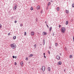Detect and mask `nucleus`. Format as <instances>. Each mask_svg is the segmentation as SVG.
<instances>
[{
    "mask_svg": "<svg viewBox=\"0 0 74 74\" xmlns=\"http://www.w3.org/2000/svg\"><path fill=\"white\" fill-rule=\"evenodd\" d=\"M14 58H15V59H16V56H15V57H14Z\"/></svg>",
    "mask_w": 74,
    "mask_h": 74,
    "instance_id": "nucleus-42",
    "label": "nucleus"
},
{
    "mask_svg": "<svg viewBox=\"0 0 74 74\" xmlns=\"http://www.w3.org/2000/svg\"><path fill=\"white\" fill-rule=\"evenodd\" d=\"M37 10H40V6L38 5L37 7Z\"/></svg>",
    "mask_w": 74,
    "mask_h": 74,
    "instance_id": "nucleus-8",
    "label": "nucleus"
},
{
    "mask_svg": "<svg viewBox=\"0 0 74 74\" xmlns=\"http://www.w3.org/2000/svg\"><path fill=\"white\" fill-rule=\"evenodd\" d=\"M11 47L12 49H14V48H16V45H15L14 43L11 44Z\"/></svg>",
    "mask_w": 74,
    "mask_h": 74,
    "instance_id": "nucleus-2",
    "label": "nucleus"
},
{
    "mask_svg": "<svg viewBox=\"0 0 74 74\" xmlns=\"http://www.w3.org/2000/svg\"><path fill=\"white\" fill-rule=\"evenodd\" d=\"M33 10V8L32 7L31 8V10Z\"/></svg>",
    "mask_w": 74,
    "mask_h": 74,
    "instance_id": "nucleus-24",
    "label": "nucleus"
},
{
    "mask_svg": "<svg viewBox=\"0 0 74 74\" xmlns=\"http://www.w3.org/2000/svg\"><path fill=\"white\" fill-rule=\"evenodd\" d=\"M31 36H34V32H31Z\"/></svg>",
    "mask_w": 74,
    "mask_h": 74,
    "instance_id": "nucleus-4",
    "label": "nucleus"
},
{
    "mask_svg": "<svg viewBox=\"0 0 74 74\" xmlns=\"http://www.w3.org/2000/svg\"><path fill=\"white\" fill-rule=\"evenodd\" d=\"M48 70L49 71H51V69H50V68L49 67H48Z\"/></svg>",
    "mask_w": 74,
    "mask_h": 74,
    "instance_id": "nucleus-12",
    "label": "nucleus"
},
{
    "mask_svg": "<svg viewBox=\"0 0 74 74\" xmlns=\"http://www.w3.org/2000/svg\"><path fill=\"white\" fill-rule=\"evenodd\" d=\"M72 57H73L72 55H70V57H69L70 58H72Z\"/></svg>",
    "mask_w": 74,
    "mask_h": 74,
    "instance_id": "nucleus-22",
    "label": "nucleus"
},
{
    "mask_svg": "<svg viewBox=\"0 0 74 74\" xmlns=\"http://www.w3.org/2000/svg\"><path fill=\"white\" fill-rule=\"evenodd\" d=\"M52 27H50L49 28L50 32H51V30H52Z\"/></svg>",
    "mask_w": 74,
    "mask_h": 74,
    "instance_id": "nucleus-15",
    "label": "nucleus"
},
{
    "mask_svg": "<svg viewBox=\"0 0 74 74\" xmlns=\"http://www.w3.org/2000/svg\"><path fill=\"white\" fill-rule=\"evenodd\" d=\"M24 34L25 36H26V32H25L24 33Z\"/></svg>",
    "mask_w": 74,
    "mask_h": 74,
    "instance_id": "nucleus-27",
    "label": "nucleus"
},
{
    "mask_svg": "<svg viewBox=\"0 0 74 74\" xmlns=\"http://www.w3.org/2000/svg\"><path fill=\"white\" fill-rule=\"evenodd\" d=\"M45 23H47V21H45Z\"/></svg>",
    "mask_w": 74,
    "mask_h": 74,
    "instance_id": "nucleus-46",
    "label": "nucleus"
},
{
    "mask_svg": "<svg viewBox=\"0 0 74 74\" xmlns=\"http://www.w3.org/2000/svg\"><path fill=\"white\" fill-rule=\"evenodd\" d=\"M59 28H60V27H61V25H59Z\"/></svg>",
    "mask_w": 74,
    "mask_h": 74,
    "instance_id": "nucleus-26",
    "label": "nucleus"
},
{
    "mask_svg": "<svg viewBox=\"0 0 74 74\" xmlns=\"http://www.w3.org/2000/svg\"><path fill=\"white\" fill-rule=\"evenodd\" d=\"M54 33L53 32V36H54V35H55V34H54Z\"/></svg>",
    "mask_w": 74,
    "mask_h": 74,
    "instance_id": "nucleus-28",
    "label": "nucleus"
},
{
    "mask_svg": "<svg viewBox=\"0 0 74 74\" xmlns=\"http://www.w3.org/2000/svg\"><path fill=\"white\" fill-rule=\"evenodd\" d=\"M2 27V25H1V24H0V29H1Z\"/></svg>",
    "mask_w": 74,
    "mask_h": 74,
    "instance_id": "nucleus-21",
    "label": "nucleus"
},
{
    "mask_svg": "<svg viewBox=\"0 0 74 74\" xmlns=\"http://www.w3.org/2000/svg\"><path fill=\"white\" fill-rule=\"evenodd\" d=\"M50 4H51V2H49L47 4L48 6H49Z\"/></svg>",
    "mask_w": 74,
    "mask_h": 74,
    "instance_id": "nucleus-14",
    "label": "nucleus"
},
{
    "mask_svg": "<svg viewBox=\"0 0 74 74\" xmlns=\"http://www.w3.org/2000/svg\"><path fill=\"white\" fill-rule=\"evenodd\" d=\"M66 13H67V14H68L69 13V11L67 10H66Z\"/></svg>",
    "mask_w": 74,
    "mask_h": 74,
    "instance_id": "nucleus-17",
    "label": "nucleus"
},
{
    "mask_svg": "<svg viewBox=\"0 0 74 74\" xmlns=\"http://www.w3.org/2000/svg\"><path fill=\"white\" fill-rule=\"evenodd\" d=\"M48 53L49 54V55H50V51H48Z\"/></svg>",
    "mask_w": 74,
    "mask_h": 74,
    "instance_id": "nucleus-29",
    "label": "nucleus"
},
{
    "mask_svg": "<svg viewBox=\"0 0 74 74\" xmlns=\"http://www.w3.org/2000/svg\"><path fill=\"white\" fill-rule=\"evenodd\" d=\"M65 49L66 51H67V48H66L65 47Z\"/></svg>",
    "mask_w": 74,
    "mask_h": 74,
    "instance_id": "nucleus-40",
    "label": "nucleus"
},
{
    "mask_svg": "<svg viewBox=\"0 0 74 74\" xmlns=\"http://www.w3.org/2000/svg\"><path fill=\"white\" fill-rule=\"evenodd\" d=\"M37 18H36V22H37Z\"/></svg>",
    "mask_w": 74,
    "mask_h": 74,
    "instance_id": "nucleus-39",
    "label": "nucleus"
},
{
    "mask_svg": "<svg viewBox=\"0 0 74 74\" xmlns=\"http://www.w3.org/2000/svg\"><path fill=\"white\" fill-rule=\"evenodd\" d=\"M72 7H73V8H74V4L73 3L72 5Z\"/></svg>",
    "mask_w": 74,
    "mask_h": 74,
    "instance_id": "nucleus-23",
    "label": "nucleus"
},
{
    "mask_svg": "<svg viewBox=\"0 0 74 74\" xmlns=\"http://www.w3.org/2000/svg\"><path fill=\"white\" fill-rule=\"evenodd\" d=\"M47 33L46 32H43L42 33L43 36H44V35H47Z\"/></svg>",
    "mask_w": 74,
    "mask_h": 74,
    "instance_id": "nucleus-6",
    "label": "nucleus"
},
{
    "mask_svg": "<svg viewBox=\"0 0 74 74\" xmlns=\"http://www.w3.org/2000/svg\"><path fill=\"white\" fill-rule=\"evenodd\" d=\"M73 41L74 42V37L73 36Z\"/></svg>",
    "mask_w": 74,
    "mask_h": 74,
    "instance_id": "nucleus-37",
    "label": "nucleus"
},
{
    "mask_svg": "<svg viewBox=\"0 0 74 74\" xmlns=\"http://www.w3.org/2000/svg\"><path fill=\"white\" fill-rule=\"evenodd\" d=\"M42 71L44 72V71L45 70V67L44 66H43L42 67Z\"/></svg>",
    "mask_w": 74,
    "mask_h": 74,
    "instance_id": "nucleus-3",
    "label": "nucleus"
},
{
    "mask_svg": "<svg viewBox=\"0 0 74 74\" xmlns=\"http://www.w3.org/2000/svg\"><path fill=\"white\" fill-rule=\"evenodd\" d=\"M46 25H47V28H49V26H48V25L47 24H46Z\"/></svg>",
    "mask_w": 74,
    "mask_h": 74,
    "instance_id": "nucleus-30",
    "label": "nucleus"
},
{
    "mask_svg": "<svg viewBox=\"0 0 74 74\" xmlns=\"http://www.w3.org/2000/svg\"><path fill=\"white\" fill-rule=\"evenodd\" d=\"M60 56H56V58L58 60H60Z\"/></svg>",
    "mask_w": 74,
    "mask_h": 74,
    "instance_id": "nucleus-5",
    "label": "nucleus"
},
{
    "mask_svg": "<svg viewBox=\"0 0 74 74\" xmlns=\"http://www.w3.org/2000/svg\"><path fill=\"white\" fill-rule=\"evenodd\" d=\"M62 55V54L60 53V55Z\"/></svg>",
    "mask_w": 74,
    "mask_h": 74,
    "instance_id": "nucleus-49",
    "label": "nucleus"
},
{
    "mask_svg": "<svg viewBox=\"0 0 74 74\" xmlns=\"http://www.w3.org/2000/svg\"><path fill=\"white\" fill-rule=\"evenodd\" d=\"M42 12V11H41V12Z\"/></svg>",
    "mask_w": 74,
    "mask_h": 74,
    "instance_id": "nucleus-51",
    "label": "nucleus"
},
{
    "mask_svg": "<svg viewBox=\"0 0 74 74\" xmlns=\"http://www.w3.org/2000/svg\"><path fill=\"white\" fill-rule=\"evenodd\" d=\"M25 60H28V58H27L25 59Z\"/></svg>",
    "mask_w": 74,
    "mask_h": 74,
    "instance_id": "nucleus-31",
    "label": "nucleus"
},
{
    "mask_svg": "<svg viewBox=\"0 0 74 74\" xmlns=\"http://www.w3.org/2000/svg\"><path fill=\"white\" fill-rule=\"evenodd\" d=\"M56 10H57V11H59V10H60L59 7H58L57 8Z\"/></svg>",
    "mask_w": 74,
    "mask_h": 74,
    "instance_id": "nucleus-9",
    "label": "nucleus"
},
{
    "mask_svg": "<svg viewBox=\"0 0 74 74\" xmlns=\"http://www.w3.org/2000/svg\"><path fill=\"white\" fill-rule=\"evenodd\" d=\"M44 57L45 58H45H46V56H44Z\"/></svg>",
    "mask_w": 74,
    "mask_h": 74,
    "instance_id": "nucleus-35",
    "label": "nucleus"
},
{
    "mask_svg": "<svg viewBox=\"0 0 74 74\" xmlns=\"http://www.w3.org/2000/svg\"><path fill=\"white\" fill-rule=\"evenodd\" d=\"M13 39H14V40H15V39H16V36H14L13 37Z\"/></svg>",
    "mask_w": 74,
    "mask_h": 74,
    "instance_id": "nucleus-18",
    "label": "nucleus"
},
{
    "mask_svg": "<svg viewBox=\"0 0 74 74\" xmlns=\"http://www.w3.org/2000/svg\"><path fill=\"white\" fill-rule=\"evenodd\" d=\"M44 56H45V53H43Z\"/></svg>",
    "mask_w": 74,
    "mask_h": 74,
    "instance_id": "nucleus-44",
    "label": "nucleus"
},
{
    "mask_svg": "<svg viewBox=\"0 0 74 74\" xmlns=\"http://www.w3.org/2000/svg\"><path fill=\"white\" fill-rule=\"evenodd\" d=\"M46 8H47V9H48V7H47Z\"/></svg>",
    "mask_w": 74,
    "mask_h": 74,
    "instance_id": "nucleus-47",
    "label": "nucleus"
},
{
    "mask_svg": "<svg viewBox=\"0 0 74 74\" xmlns=\"http://www.w3.org/2000/svg\"><path fill=\"white\" fill-rule=\"evenodd\" d=\"M59 64L60 65H61V64H62V62H61L60 61L59 62Z\"/></svg>",
    "mask_w": 74,
    "mask_h": 74,
    "instance_id": "nucleus-16",
    "label": "nucleus"
},
{
    "mask_svg": "<svg viewBox=\"0 0 74 74\" xmlns=\"http://www.w3.org/2000/svg\"><path fill=\"white\" fill-rule=\"evenodd\" d=\"M49 49H51V46H49Z\"/></svg>",
    "mask_w": 74,
    "mask_h": 74,
    "instance_id": "nucleus-38",
    "label": "nucleus"
},
{
    "mask_svg": "<svg viewBox=\"0 0 74 74\" xmlns=\"http://www.w3.org/2000/svg\"><path fill=\"white\" fill-rule=\"evenodd\" d=\"M20 64H21V66H23V62H20Z\"/></svg>",
    "mask_w": 74,
    "mask_h": 74,
    "instance_id": "nucleus-11",
    "label": "nucleus"
},
{
    "mask_svg": "<svg viewBox=\"0 0 74 74\" xmlns=\"http://www.w3.org/2000/svg\"><path fill=\"white\" fill-rule=\"evenodd\" d=\"M66 25H68V21H66Z\"/></svg>",
    "mask_w": 74,
    "mask_h": 74,
    "instance_id": "nucleus-20",
    "label": "nucleus"
},
{
    "mask_svg": "<svg viewBox=\"0 0 74 74\" xmlns=\"http://www.w3.org/2000/svg\"><path fill=\"white\" fill-rule=\"evenodd\" d=\"M13 58H15V56H12Z\"/></svg>",
    "mask_w": 74,
    "mask_h": 74,
    "instance_id": "nucleus-34",
    "label": "nucleus"
},
{
    "mask_svg": "<svg viewBox=\"0 0 74 74\" xmlns=\"http://www.w3.org/2000/svg\"><path fill=\"white\" fill-rule=\"evenodd\" d=\"M73 21V20L72 19H71V22H72Z\"/></svg>",
    "mask_w": 74,
    "mask_h": 74,
    "instance_id": "nucleus-43",
    "label": "nucleus"
},
{
    "mask_svg": "<svg viewBox=\"0 0 74 74\" xmlns=\"http://www.w3.org/2000/svg\"><path fill=\"white\" fill-rule=\"evenodd\" d=\"M8 36H10V33H9L8 34Z\"/></svg>",
    "mask_w": 74,
    "mask_h": 74,
    "instance_id": "nucleus-36",
    "label": "nucleus"
},
{
    "mask_svg": "<svg viewBox=\"0 0 74 74\" xmlns=\"http://www.w3.org/2000/svg\"><path fill=\"white\" fill-rule=\"evenodd\" d=\"M16 8H17V7H16V5L14 7L13 10H15L16 9Z\"/></svg>",
    "mask_w": 74,
    "mask_h": 74,
    "instance_id": "nucleus-7",
    "label": "nucleus"
},
{
    "mask_svg": "<svg viewBox=\"0 0 74 74\" xmlns=\"http://www.w3.org/2000/svg\"><path fill=\"white\" fill-rule=\"evenodd\" d=\"M12 18H13V17H12Z\"/></svg>",
    "mask_w": 74,
    "mask_h": 74,
    "instance_id": "nucleus-48",
    "label": "nucleus"
},
{
    "mask_svg": "<svg viewBox=\"0 0 74 74\" xmlns=\"http://www.w3.org/2000/svg\"><path fill=\"white\" fill-rule=\"evenodd\" d=\"M37 46V45H36V44H35L34 45V47L35 48H36V46Z\"/></svg>",
    "mask_w": 74,
    "mask_h": 74,
    "instance_id": "nucleus-25",
    "label": "nucleus"
},
{
    "mask_svg": "<svg viewBox=\"0 0 74 74\" xmlns=\"http://www.w3.org/2000/svg\"><path fill=\"white\" fill-rule=\"evenodd\" d=\"M55 46H56V47H57V46H58V43H56L55 44Z\"/></svg>",
    "mask_w": 74,
    "mask_h": 74,
    "instance_id": "nucleus-19",
    "label": "nucleus"
},
{
    "mask_svg": "<svg viewBox=\"0 0 74 74\" xmlns=\"http://www.w3.org/2000/svg\"><path fill=\"white\" fill-rule=\"evenodd\" d=\"M43 45H45V39H43Z\"/></svg>",
    "mask_w": 74,
    "mask_h": 74,
    "instance_id": "nucleus-10",
    "label": "nucleus"
},
{
    "mask_svg": "<svg viewBox=\"0 0 74 74\" xmlns=\"http://www.w3.org/2000/svg\"><path fill=\"white\" fill-rule=\"evenodd\" d=\"M33 55L32 54H31L29 56V58H30V57H32V56H33Z\"/></svg>",
    "mask_w": 74,
    "mask_h": 74,
    "instance_id": "nucleus-13",
    "label": "nucleus"
},
{
    "mask_svg": "<svg viewBox=\"0 0 74 74\" xmlns=\"http://www.w3.org/2000/svg\"><path fill=\"white\" fill-rule=\"evenodd\" d=\"M42 69L41 68L40 70H42Z\"/></svg>",
    "mask_w": 74,
    "mask_h": 74,
    "instance_id": "nucleus-50",
    "label": "nucleus"
},
{
    "mask_svg": "<svg viewBox=\"0 0 74 74\" xmlns=\"http://www.w3.org/2000/svg\"><path fill=\"white\" fill-rule=\"evenodd\" d=\"M16 22H17L16 21H14V23H16Z\"/></svg>",
    "mask_w": 74,
    "mask_h": 74,
    "instance_id": "nucleus-33",
    "label": "nucleus"
},
{
    "mask_svg": "<svg viewBox=\"0 0 74 74\" xmlns=\"http://www.w3.org/2000/svg\"><path fill=\"white\" fill-rule=\"evenodd\" d=\"M61 30L62 33H64L66 30V28L64 27H62L61 29Z\"/></svg>",
    "mask_w": 74,
    "mask_h": 74,
    "instance_id": "nucleus-1",
    "label": "nucleus"
},
{
    "mask_svg": "<svg viewBox=\"0 0 74 74\" xmlns=\"http://www.w3.org/2000/svg\"><path fill=\"white\" fill-rule=\"evenodd\" d=\"M20 26H21V27H22V25L21 24V25H20Z\"/></svg>",
    "mask_w": 74,
    "mask_h": 74,
    "instance_id": "nucleus-41",
    "label": "nucleus"
},
{
    "mask_svg": "<svg viewBox=\"0 0 74 74\" xmlns=\"http://www.w3.org/2000/svg\"><path fill=\"white\" fill-rule=\"evenodd\" d=\"M64 72L66 71V70L64 69Z\"/></svg>",
    "mask_w": 74,
    "mask_h": 74,
    "instance_id": "nucleus-45",
    "label": "nucleus"
},
{
    "mask_svg": "<svg viewBox=\"0 0 74 74\" xmlns=\"http://www.w3.org/2000/svg\"><path fill=\"white\" fill-rule=\"evenodd\" d=\"M14 64H15V65H16V64H17V63H16V62H15V63H14Z\"/></svg>",
    "mask_w": 74,
    "mask_h": 74,
    "instance_id": "nucleus-32",
    "label": "nucleus"
}]
</instances>
